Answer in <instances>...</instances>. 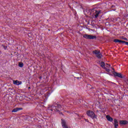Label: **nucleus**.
<instances>
[{
	"label": "nucleus",
	"mask_w": 128,
	"mask_h": 128,
	"mask_svg": "<svg viewBox=\"0 0 128 128\" xmlns=\"http://www.w3.org/2000/svg\"><path fill=\"white\" fill-rule=\"evenodd\" d=\"M48 94H49V96H50V92H49V93H48Z\"/></svg>",
	"instance_id": "obj_24"
},
{
	"label": "nucleus",
	"mask_w": 128,
	"mask_h": 128,
	"mask_svg": "<svg viewBox=\"0 0 128 128\" xmlns=\"http://www.w3.org/2000/svg\"><path fill=\"white\" fill-rule=\"evenodd\" d=\"M77 78V80H80V78L77 77V78Z\"/></svg>",
	"instance_id": "obj_21"
},
{
	"label": "nucleus",
	"mask_w": 128,
	"mask_h": 128,
	"mask_svg": "<svg viewBox=\"0 0 128 128\" xmlns=\"http://www.w3.org/2000/svg\"><path fill=\"white\" fill-rule=\"evenodd\" d=\"M90 12L91 14H92V12H94L95 14V15H94L95 18H96L98 16V14H100V11H98L94 9H92L91 10Z\"/></svg>",
	"instance_id": "obj_5"
},
{
	"label": "nucleus",
	"mask_w": 128,
	"mask_h": 128,
	"mask_svg": "<svg viewBox=\"0 0 128 128\" xmlns=\"http://www.w3.org/2000/svg\"><path fill=\"white\" fill-rule=\"evenodd\" d=\"M114 128H118V121L116 118L114 119Z\"/></svg>",
	"instance_id": "obj_11"
},
{
	"label": "nucleus",
	"mask_w": 128,
	"mask_h": 128,
	"mask_svg": "<svg viewBox=\"0 0 128 128\" xmlns=\"http://www.w3.org/2000/svg\"><path fill=\"white\" fill-rule=\"evenodd\" d=\"M18 66H20V68H24V63L20 62L18 64Z\"/></svg>",
	"instance_id": "obj_15"
},
{
	"label": "nucleus",
	"mask_w": 128,
	"mask_h": 128,
	"mask_svg": "<svg viewBox=\"0 0 128 128\" xmlns=\"http://www.w3.org/2000/svg\"><path fill=\"white\" fill-rule=\"evenodd\" d=\"M113 74H114V76H118V78H124V76H122V73H118L116 72H114Z\"/></svg>",
	"instance_id": "obj_7"
},
{
	"label": "nucleus",
	"mask_w": 128,
	"mask_h": 128,
	"mask_svg": "<svg viewBox=\"0 0 128 128\" xmlns=\"http://www.w3.org/2000/svg\"><path fill=\"white\" fill-rule=\"evenodd\" d=\"M62 122V126L63 128H68V125H66V120L64 119L61 120Z\"/></svg>",
	"instance_id": "obj_6"
},
{
	"label": "nucleus",
	"mask_w": 128,
	"mask_h": 128,
	"mask_svg": "<svg viewBox=\"0 0 128 128\" xmlns=\"http://www.w3.org/2000/svg\"><path fill=\"white\" fill-rule=\"evenodd\" d=\"M101 68H106V64L104 62H102L100 64Z\"/></svg>",
	"instance_id": "obj_14"
},
{
	"label": "nucleus",
	"mask_w": 128,
	"mask_h": 128,
	"mask_svg": "<svg viewBox=\"0 0 128 128\" xmlns=\"http://www.w3.org/2000/svg\"><path fill=\"white\" fill-rule=\"evenodd\" d=\"M4 48V50H6V48H8V46H3Z\"/></svg>",
	"instance_id": "obj_19"
},
{
	"label": "nucleus",
	"mask_w": 128,
	"mask_h": 128,
	"mask_svg": "<svg viewBox=\"0 0 128 128\" xmlns=\"http://www.w3.org/2000/svg\"><path fill=\"white\" fill-rule=\"evenodd\" d=\"M106 20H108V18H106Z\"/></svg>",
	"instance_id": "obj_22"
},
{
	"label": "nucleus",
	"mask_w": 128,
	"mask_h": 128,
	"mask_svg": "<svg viewBox=\"0 0 128 128\" xmlns=\"http://www.w3.org/2000/svg\"><path fill=\"white\" fill-rule=\"evenodd\" d=\"M106 118L108 120V122H112V120H114V118H112L110 116V115H107L106 116Z\"/></svg>",
	"instance_id": "obj_13"
},
{
	"label": "nucleus",
	"mask_w": 128,
	"mask_h": 128,
	"mask_svg": "<svg viewBox=\"0 0 128 128\" xmlns=\"http://www.w3.org/2000/svg\"><path fill=\"white\" fill-rule=\"evenodd\" d=\"M40 78H42V76L39 77Z\"/></svg>",
	"instance_id": "obj_23"
},
{
	"label": "nucleus",
	"mask_w": 128,
	"mask_h": 128,
	"mask_svg": "<svg viewBox=\"0 0 128 128\" xmlns=\"http://www.w3.org/2000/svg\"><path fill=\"white\" fill-rule=\"evenodd\" d=\"M114 42L116 43L118 42L119 44H124L126 42V41H122V40H120L118 39H114Z\"/></svg>",
	"instance_id": "obj_9"
},
{
	"label": "nucleus",
	"mask_w": 128,
	"mask_h": 128,
	"mask_svg": "<svg viewBox=\"0 0 128 128\" xmlns=\"http://www.w3.org/2000/svg\"><path fill=\"white\" fill-rule=\"evenodd\" d=\"M104 69L105 70H106V72H110V69H108L106 67Z\"/></svg>",
	"instance_id": "obj_16"
},
{
	"label": "nucleus",
	"mask_w": 128,
	"mask_h": 128,
	"mask_svg": "<svg viewBox=\"0 0 128 128\" xmlns=\"http://www.w3.org/2000/svg\"><path fill=\"white\" fill-rule=\"evenodd\" d=\"M92 54H96L98 58H102V55L100 52L98 50H93Z\"/></svg>",
	"instance_id": "obj_4"
},
{
	"label": "nucleus",
	"mask_w": 128,
	"mask_h": 128,
	"mask_svg": "<svg viewBox=\"0 0 128 128\" xmlns=\"http://www.w3.org/2000/svg\"><path fill=\"white\" fill-rule=\"evenodd\" d=\"M48 110L50 112H52L54 110V112H60V110H62V106L60 104H56V106H48Z\"/></svg>",
	"instance_id": "obj_1"
},
{
	"label": "nucleus",
	"mask_w": 128,
	"mask_h": 128,
	"mask_svg": "<svg viewBox=\"0 0 128 128\" xmlns=\"http://www.w3.org/2000/svg\"><path fill=\"white\" fill-rule=\"evenodd\" d=\"M86 114L88 116H90L92 120H94V118H96L97 116L96 115L94 112L90 110H88L86 112Z\"/></svg>",
	"instance_id": "obj_2"
},
{
	"label": "nucleus",
	"mask_w": 128,
	"mask_h": 128,
	"mask_svg": "<svg viewBox=\"0 0 128 128\" xmlns=\"http://www.w3.org/2000/svg\"><path fill=\"white\" fill-rule=\"evenodd\" d=\"M14 84H16V86H20L22 84V81H18V80H14L13 81Z\"/></svg>",
	"instance_id": "obj_8"
},
{
	"label": "nucleus",
	"mask_w": 128,
	"mask_h": 128,
	"mask_svg": "<svg viewBox=\"0 0 128 128\" xmlns=\"http://www.w3.org/2000/svg\"><path fill=\"white\" fill-rule=\"evenodd\" d=\"M22 110V108H16L12 110V112H18V110Z\"/></svg>",
	"instance_id": "obj_12"
},
{
	"label": "nucleus",
	"mask_w": 128,
	"mask_h": 128,
	"mask_svg": "<svg viewBox=\"0 0 128 128\" xmlns=\"http://www.w3.org/2000/svg\"><path fill=\"white\" fill-rule=\"evenodd\" d=\"M124 44H126V46H128V42H124Z\"/></svg>",
	"instance_id": "obj_20"
},
{
	"label": "nucleus",
	"mask_w": 128,
	"mask_h": 128,
	"mask_svg": "<svg viewBox=\"0 0 128 128\" xmlns=\"http://www.w3.org/2000/svg\"><path fill=\"white\" fill-rule=\"evenodd\" d=\"M50 30H48V31H49V32H50Z\"/></svg>",
	"instance_id": "obj_26"
},
{
	"label": "nucleus",
	"mask_w": 128,
	"mask_h": 128,
	"mask_svg": "<svg viewBox=\"0 0 128 128\" xmlns=\"http://www.w3.org/2000/svg\"><path fill=\"white\" fill-rule=\"evenodd\" d=\"M84 38H86V40H96V36L94 35H90L88 34H84L83 36Z\"/></svg>",
	"instance_id": "obj_3"
},
{
	"label": "nucleus",
	"mask_w": 128,
	"mask_h": 128,
	"mask_svg": "<svg viewBox=\"0 0 128 128\" xmlns=\"http://www.w3.org/2000/svg\"><path fill=\"white\" fill-rule=\"evenodd\" d=\"M107 66H107V68H112V70H114V68H112L110 64H106Z\"/></svg>",
	"instance_id": "obj_17"
},
{
	"label": "nucleus",
	"mask_w": 128,
	"mask_h": 128,
	"mask_svg": "<svg viewBox=\"0 0 128 128\" xmlns=\"http://www.w3.org/2000/svg\"><path fill=\"white\" fill-rule=\"evenodd\" d=\"M122 40H128V38H126L122 37Z\"/></svg>",
	"instance_id": "obj_18"
},
{
	"label": "nucleus",
	"mask_w": 128,
	"mask_h": 128,
	"mask_svg": "<svg viewBox=\"0 0 128 128\" xmlns=\"http://www.w3.org/2000/svg\"><path fill=\"white\" fill-rule=\"evenodd\" d=\"M28 88H30V87H28Z\"/></svg>",
	"instance_id": "obj_25"
},
{
	"label": "nucleus",
	"mask_w": 128,
	"mask_h": 128,
	"mask_svg": "<svg viewBox=\"0 0 128 128\" xmlns=\"http://www.w3.org/2000/svg\"><path fill=\"white\" fill-rule=\"evenodd\" d=\"M119 122L120 124H124V126H126V124H128V122L126 120H120Z\"/></svg>",
	"instance_id": "obj_10"
}]
</instances>
